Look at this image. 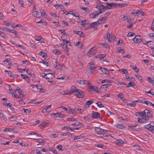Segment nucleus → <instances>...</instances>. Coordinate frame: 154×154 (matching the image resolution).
I'll use <instances>...</instances> for the list:
<instances>
[{
    "label": "nucleus",
    "instance_id": "nucleus-35",
    "mask_svg": "<svg viewBox=\"0 0 154 154\" xmlns=\"http://www.w3.org/2000/svg\"><path fill=\"white\" fill-rule=\"evenodd\" d=\"M9 91H10V93H11L12 95H13V94H14V97H17V96L16 95V94H15V92H14V91H13L12 89H9Z\"/></svg>",
    "mask_w": 154,
    "mask_h": 154
},
{
    "label": "nucleus",
    "instance_id": "nucleus-51",
    "mask_svg": "<svg viewBox=\"0 0 154 154\" xmlns=\"http://www.w3.org/2000/svg\"><path fill=\"white\" fill-rule=\"evenodd\" d=\"M33 153L35 154H41L40 151L37 149L34 150L33 151Z\"/></svg>",
    "mask_w": 154,
    "mask_h": 154
},
{
    "label": "nucleus",
    "instance_id": "nucleus-53",
    "mask_svg": "<svg viewBox=\"0 0 154 154\" xmlns=\"http://www.w3.org/2000/svg\"><path fill=\"white\" fill-rule=\"evenodd\" d=\"M48 109L47 106H44L43 109V110L42 111V112L43 113H45L47 112V110Z\"/></svg>",
    "mask_w": 154,
    "mask_h": 154
},
{
    "label": "nucleus",
    "instance_id": "nucleus-56",
    "mask_svg": "<svg viewBox=\"0 0 154 154\" xmlns=\"http://www.w3.org/2000/svg\"><path fill=\"white\" fill-rule=\"evenodd\" d=\"M117 127L120 128H123L124 127V126L122 124H118L116 125Z\"/></svg>",
    "mask_w": 154,
    "mask_h": 154
},
{
    "label": "nucleus",
    "instance_id": "nucleus-2",
    "mask_svg": "<svg viewBox=\"0 0 154 154\" xmlns=\"http://www.w3.org/2000/svg\"><path fill=\"white\" fill-rule=\"evenodd\" d=\"M96 8L98 9L99 11V12H98L97 11L96 12L98 13V14H100L102 13L103 12L105 11V9L111 8L107 6H104L101 3H98L96 5Z\"/></svg>",
    "mask_w": 154,
    "mask_h": 154
},
{
    "label": "nucleus",
    "instance_id": "nucleus-49",
    "mask_svg": "<svg viewBox=\"0 0 154 154\" xmlns=\"http://www.w3.org/2000/svg\"><path fill=\"white\" fill-rule=\"evenodd\" d=\"M39 13L37 11H35L34 12H33L32 13V14L33 16H35V15H36V17L37 18L38 17H37V16L38 15H39Z\"/></svg>",
    "mask_w": 154,
    "mask_h": 154
},
{
    "label": "nucleus",
    "instance_id": "nucleus-14",
    "mask_svg": "<svg viewBox=\"0 0 154 154\" xmlns=\"http://www.w3.org/2000/svg\"><path fill=\"white\" fill-rule=\"evenodd\" d=\"M73 111L74 112V113L75 112H79V113H81L83 112V111L82 109H79L78 107H75L74 109H73Z\"/></svg>",
    "mask_w": 154,
    "mask_h": 154
},
{
    "label": "nucleus",
    "instance_id": "nucleus-16",
    "mask_svg": "<svg viewBox=\"0 0 154 154\" xmlns=\"http://www.w3.org/2000/svg\"><path fill=\"white\" fill-rule=\"evenodd\" d=\"M21 76L23 77V79H25L26 82H29V77L27 75L23 74H21Z\"/></svg>",
    "mask_w": 154,
    "mask_h": 154
},
{
    "label": "nucleus",
    "instance_id": "nucleus-19",
    "mask_svg": "<svg viewBox=\"0 0 154 154\" xmlns=\"http://www.w3.org/2000/svg\"><path fill=\"white\" fill-rule=\"evenodd\" d=\"M100 45L103 46H104L106 48L109 49L110 48V46L109 45L106 44L105 43H99L98 44Z\"/></svg>",
    "mask_w": 154,
    "mask_h": 154
},
{
    "label": "nucleus",
    "instance_id": "nucleus-10",
    "mask_svg": "<svg viewBox=\"0 0 154 154\" xmlns=\"http://www.w3.org/2000/svg\"><path fill=\"white\" fill-rule=\"evenodd\" d=\"M54 75L52 73H48L46 74L45 79H51L54 78Z\"/></svg>",
    "mask_w": 154,
    "mask_h": 154
},
{
    "label": "nucleus",
    "instance_id": "nucleus-62",
    "mask_svg": "<svg viewBox=\"0 0 154 154\" xmlns=\"http://www.w3.org/2000/svg\"><path fill=\"white\" fill-rule=\"evenodd\" d=\"M83 33V32L81 31H78L77 32V34L80 36H83L82 35H81Z\"/></svg>",
    "mask_w": 154,
    "mask_h": 154
},
{
    "label": "nucleus",
    "instance_id": "nucleus-26",
    "mask_svg": "<svg viewBox=\"0 0 154 154\" xmlns=\"http://www.w3.org/2000/svg\"><path fill=\"white\" fill-rule=\"evenodd\" d=\"M98 26V25L97 24L96 22L92 23L90 24L91 27V28L97 27Z\"/></svg>",
    "mask_w": 154,
    "mask_h": 154
},
{
    "label": "nucleus",
    "instance_id": "nucleus-13",
    "mask_svg": "<svg viewBox=\"0 0 154 154\" xmlns=\"http://www.w3.org/2000/svg\"><path fill=\"white\" fill-rule=\"evenodd\" d=\"M53 115H56L57 117L60 118H63L65 116L62 114L60 113H58V112L56 113H53Z\"/></svg>",
    "mask_w": 154,
    "mask_h": 154
},
{
    "label": "nucleus",
    "instance_id": "nucleus-29",
    "mask_svg": "<svg viewBox=\"0 0 154 154\" xmlns=\"http://www.w3.org/2000/svg\"><path fill=\"white\" fill-rule=\"evenodd\" d=\"M99 15V14H98V13L96 12L95 14H94V13H93V14H91L90 15V17L92 18H94L96 17V16H97Z\"/></svg>",
    "mask_w": 154,
    "mask_h": 154
},
{
    "label": "nucleus",
    "instance_id": "nucleus-60",
    "mask_svg": "<svg viewBox=\"0 0 154 154\" xmlns=\"http://www.w3.org/2000/svg\"><path fill=\"white\" fill-rule=\"evenodd\" d=\"M106 19H107L106 17H102L101 19V20H102V21L103 22V23H104L107 20Z\"/></svg>",
    "mask_w": 154,
    "mask_h": 154
},
{
    "label": "nucleus",
    "instance_id": "nucleus-6",
    "mask_svg": "<svg viewBox=\"0 0 154 154\" xmlns=\"http://www.w3.org/2000/svg\"><path fill=\"white\" fill-rule=\"evenodd\" d=\"M107 36L106 37H104V38L105 39H107L108 41L109 42H111V40L114 39V35H113L110 34L108 33H107Z\"/></svg>",
    "mask_w": 154,
    "mask_h": 154
},
{
    "label": "nucleus",
    "instance_id": "nucleus-7",
    "mask_svg": "<svg viewBox=\"0 0 154 154\" xmlns=\"http://www.w3.org/2000/svg\"><path fill=\"white\" fill-rule=\"evenodd\" d=\"M133 42L135 43H139L142 42L141 37L140 35H137L133 39Z\"/></svg>",
    "mask_w": 154,
    "mask_h": 154
},
{
    "label": "nucleus",
    "instance_id": "nucleus-18",
    "mask_svg": "<svg viewBox=\"0 0 154 154\" xmlns=\"http://www.w3.org/2000/svg\"><path fill=\"white\" fill-rule=\"evenodd\" d=\"M100 69H101V71L103 73L106 74H108L109 73V70L108 69L104 68H100Z\"/></svg>",
    "mask_w": 154,
    "mask_h": 154
},
{
    "label": "nucleus",
    "instance_id": "nucleus-31",
    "mask_svg": "<svg viewBox=\"0 0 154 154\" xmlns=\"http://www.w3.org/2000/svg\"><path fill=\"white\" fill-rule=\"evenodd\" d=\"M139 102L141 103H144L147 106L148 105V101L145 100H144L143 99V100H139Z\"/></svg>",
    "mask_w": 154,
    "mask_h": 154
},
{
    "label": "nucleus",
    "instance_id": "nucleus-27",
    "mask_svg": "<svg viewBox=\"0 0 154 154\" xmlns=\"http://www.w3.org/2000/svg\"><path fill=\"white\" fill-rule=\"evenodd\" d=\"M119 71L123 74L126 73L128 74V73L127 70L126 69H119Z\"/></svg>",
    "mask_w": 154,
    "mask_h": 154
},
{
    "label": "nucleus",
    "instance_id": "nucleus-24",
    "mask_svg": "<svg viewBox=\"0 0 154 154\" xmlns=\"http://www.w3.org/2000/svg\"><path fill=\"white\" fill-rule=\"evenodd\" d=\"M0 117L1 118H2L5 121L7 120L6 118L4 116V114L1 110H0Z\"/></svg>",
    "mask_w": 154,
    "mask_h": 154
},
{
    "label": "nucleus",
    "instance_id": "nucleus-55",
    "mask_svg": "<svg viewBox=\"0 0 154 154\" xmlns=\"http://www.w3.org/2000/svg\"><path fill=\"white\" fill-rule=\"evenodd\" d=\"M149 36L152 39L153 41H154V33H150L149 34Z\"/></svg>",
    "mask_w": 154,
    "mask_h": 154
},
{
    "label": "nucleus",
    "instance_id": "nucleus-3",
    "mask_svg": "<svg viewBox=\"0 0 154 154\" xmlns=\"http://www.w3.org/2000/svg\"><path fill=\"white\" fill-rule=\"evenodd\" d=\"M75 92L76 93L75 96L78 98H82L84 95L83 92L81 90L78 89L75 90Z\"/></svg>",
    "mask_w": 154,
    "mask_h": 154
},
{
    "label": "nucleus",
    "instance_id": "nucleus-64",
    "mask_svg": "<svg viewBox=\"0 0 154 154\" xmlns=\"http://www.w3.org/2000/svg\"><path fill=\"white\" fill-rule=\"evenodd\" d=\"M42 88V86L39 85H38V88H37V89L38 91H39V92L40 91H41Z\"/></svg>",
    "mask_w": 154,
    "mask_h": 154
},
{
    "label": "nucleus",
    "instance_id": "nucleus-30",
    "mask_svg": "<svg viewBox=\"0 0 154 154\" xmlns=\"http://www.w3.org/2000/svg\"><path fill=\"white\" fill-rule=\"evenodd\" d=\"M111 85L108 84H105L104 85H102L100 89H106L110 86H111Z\"/></svg>",
    "mask_w": 154,
    "mask_h": 154
},
{
    "label": "nucleus",
    "instance_id": "nucleus-32",
    "mask_svg": "<svg viewBox=\"0 0 154 154\" xmlns=\"http://www.w3.org/2000/svg\"><path fill=\"white\" fill-rule=\"evenodd\" d=\"M41 15L43 17H45L47 16V15L45 13V10H43L41 11Z\"/></svg>",
    "mask_w": 154,
    "mask_h": 154
},
{
    "label": "nucleus",
    "instance_id": "nucleus-46",
    "mask_svg": "<svg viewBox=\"0 0 154 154\" xmlns=\"http://www.w3.org/2000/svg\"><path fill=\"white\" fill-rule=\"evenodd\" d=\"M49 150L52 151L55 154H57V151L56 149L52 148H51L49 149Z\"/></svg>",
    "mask_w": 154,
    "mask_h": 154
},
{
    "label": "nucleus",
    "instance_id": "nucleus-41",
    "mask_svg": "<svg viewBox=\"0 0 154 154\" xmlns=\"http://www.w3.org/2000/svg\"><path fill=\"white\" fill-rule=\"evenodd\" d=\"M77 82L79 84L82 85H83L85 84V83H86L85 82L84 80H78L77 81Z\"/></svg>",
    "mask_w": 154,
    "mask_h": 154
},
{
    "label": "nucleus",
    "instance_id": "nucleus-39",
    "mask_svg": "<svg viewBox=\"0 0 154 154\" xmlns=\"http://www.w3.org/2000/svg\"><path fill=\"white\" fill-rule=\"evenodd\" d=\"M96 103L97 105L99 107L101 108L103 107L104 106L100 102H98Z\"/></svg>",
    "mask_w": 154,
    "mask_h": 154
},
{
    "label": "nucleus",
    "instance_id": "nucleus-36",
    "mask_svg": "<svg viewBox=\"0 0 154 154\" xmlns=\"http://www.w3.org/2000/svg\"><path fill=\"white\" fill-rule=\"evenodd\" d=\"M62 47L63 49H64L67 52H67L69 51V50L67 46L65 44H63L62 45Z\"/></svg>",
    "mask_w": 154,
    "mask_h": 154
},
{
    "label": "nucleus",
    "instance_id": "nucleus-63",
    "mask_svg": "<svg viewBox=\"0 0 154 154\" xmlns=\"http://www.w3.org/2000/svg\"><path fill=\"white\" fill-rule=\"evenodd\" d=\"M137 78L140 82L143 81L142 77L140 75H139V76H138Z\"/></svg>",
    "mask_w": 154,
    "mask_h": 154
},
{
    "label": "nucleus",
    "instance_id": "nucleus-48",
    "mask_svg": "<svg viewBox=\"0 0 154 154\" xmlns=\"http://www.w3.org/2000/svg\"><path fill=\"white\" fill-rule=\"evenodd\" d=\"M25 97V95L22 93H21L19 94V95L17 97V98H20Z\"/></svg>",
    "mask_w": 154,
    "mask_h": 154
},
{
    "label": "nucleus",
    "instance_id": "nucleus-61",
    "mask_svg": "<svg viewBox=\"0 0 154 154\" xmlns=\"http://www.w3.org/2000/svg\"><path fill=\"white\" fill-rule=\"evenodd\" d=\"M0 29L2 30H4L8 32L9 30V29L5 27L1 28Z\"/></svg>",
    "mask_w": 154,
    "mask_h": 154
},
{
    "label": "nucleus",
    "instance_id": "nucleus-11",
    "mask_svg": "<svg viewBox=\"0 0 154 154\" xmlns=\"http://www.w3.org/2000/svg\"><path fill=\"white\" fill-rule=\"evenodd\" d=\"M107 6L111 8L112 7H118V4L115 3H107Z\"/></svg>",
    "mask_w": 154,
    "mask_h": 154
},
{
    "label": "nucleus",
    "instance_id": "nucleus-9",
    "mask_svg": "<svg viewBox=\"0 0 154 154\" xmlns=\"http://www.w3.org/2000/svg\"><path fill=\"white\" fill-rule=\"evenodd\" d=\"M91 117L92 118L97 119L99 118L100 119V114L97 112H93V114L91 116Z\"/></svg>",
    "mask_w": 154,
    "mask_h": 154
},
{
    "label": "nucleus",
    "instance_id": "nucleus-4",
    "mask_svg": "<svg viewBox=\"0 0 154 154\" xmlns=\"http://www.w3.org/2000/svg\"><path fill=\"white\" fill-rule=\"evenodd\" d=\"M96 48L95 47H93L91 48L87 54L88 56L90 57L92 56L95 54L96 52Z\"/></svg>",
    "mask_w": 154,
    "mask_h": 154
},
{
    "label": "nucleus",
    "instance_id": "nucleus-59",
    "mask_svg": "<svg viewBox=\"0 0 154 154\" xmlns=\"http://www.w3.org/2000/svg\"><path fill=\"white\" fill-rule=\"evenodd\" d=\"M7 74L8 75V76H10L11 77H13L14 78V77L13 76V75H12L11 74V72L10 71H9L7 73Z\"/></svg>",
    "mask_w": 154,
    "mask_h": 154
},
{
    "label": "nucleus",
    "instance_id": "nucleus-15",
    "mask_svg": "<svg viewBox=\"0 0 154 154\" xmlns=\"http://www.w3.org/2000/svg\"><path fill=\"white\" fill-rule=\"evenodd\" d=\"M93 100H88L85 103V108H88L89 107V106L93 103Z\"/></svg>",
    "mask_w": 154,
    "mask_h": 154
},
{
    "label": "nucleus",
    "instance_id": "nucleus-21",
    "mask_svg": "<svg viewBox=\"0 0 154 154\" xmlns=\"http://www.w3.org/2000/svg\"><path fill=\"white\" fill-rule=\"evenodd\" d=\"M140 14L142 16H144L145 14L144 12L141 10L137 12H133L132 13V14Z\"/></svg>",
    "mask_w": 154,
    "mask_h": 154
},
{
    "label": "nucleus",
    "instance_id": "nucleus-38",
    "mask_svg": "<svg viewBox=\"0 0 154 154\" xmlns=\"http://www.w3.org/2000/svg\"><path fill=\"white\" fill-rule=\"evenodd\" d=\"M137 124H133L131 126H128V128L130 130H132V129H133L132 128V127H136V126H137Z\"/></svg>",
    "mask_w": 154,
    "mask_h": 154
},
{
    "label": "nucleus",
    "instance_id": "nucleus-23",
    "mask_svg": "<svg viewBox=\"0 0 154 154\" xmlns=\"http://www.w3.org/2000/svg\"><path fill=\"white\" fill-rule=\"evenodd\" d=\"M135 84L134 82H130L128 83V86H127V88L129 87H134L135 86Z\"/></svg>",
    "mask_w": 154,
    "mask_h": 154
},
{
    "label": "nucleus",
    "instance_id": "nucleus-20",
    "mask_svg": "<svg viewBox=\"0 0 154 154\" xmlns=\"http://www.w3.org/2000/svg\"><path fill=\"white\" fill-rule=\"evenodd\" d=\"M8 32L12 33L14 34L15 35V36L16 37H19V35L17 33V32L16 31L14 30L13 29L12 30H10L9 29Z\"/></svg>",
    "mask_w": 154,
    "mask_h": 154
},
{
    "label": "nucleus",
    "instance_id": "nucleus-8",
    "mask_svg": "<svg viewBox=\"0 0 154 154\" xmlns=\"http://www.w3.org/2000/svg\"><path fill=\"white\" fill-rule=\"evenodd\" d=\"M94 130L96 131V133L99 135H101L103 134V129L100 128L96 127Z\"/></svg>",
    "mask_w": 154,
    "mask_h": 154
},
{
    "label": "nucleus",
    "instance_id": "nucleus-1",
    "mask_svg": "<svg viewBox=\"0 0 154 154\" xmlns=\"http://www.w3.org/2000/svg\"><path fill=\"white\" fill-rule=\"evenodd\" d=\"M151 113L147 109H145L142 112V118L140 119L138 118V122L143 123H146L149 120V117L150 116Z\"/></svg>",
    "mask_w": 154,
    "mask_h": 154
},
{
    "label": "nucleus",
    "instance_id": "nucleus-45",
    "mask_svg": "<svg viewBox=\"0 0 154 154\" xmlns=\"http://www.w3.org/2000/svg\"><path fill=\"white\" fill-rule=\"evenodd\" d=\"M135 35V34L134 33L130 32L128 34L127 36L128 37H131L132 36H133Z\"/></svg>",
    "mask_w": 154,
    "mask_h": 154
},
{
    "label": "nucleus",
    "instance_id": "nucleus-34",
    "mask_svg": "<svg viewBox=\"0 0 154 154\" xmlns=\"http://www.w3.org/2000/svg\"><path fill=\"white\" fill-rule=\"evenodd\" d=\"M130 66L136 72H137L138 71L139 69L136 66H134L131 65Z\"/></svg>",
    "mask_w": 154,
    "mask_h": 154
},
{
    "label": "nucleus",
    "instance_id": "nucleus-47",
    "mask_svg": "<svg viewBox=\"0 0 154 154\" xmlns=\"http://www.w3.org/2000/svg\"><path fill=\"white\" fill-rule=\"evenodd\" d=\"M75 46L79 48H81L82 45H81V42H78L75 45Z\"/></svg>",
    "mask_w": 154,
    "mask_h": 154
},
{
    "label": "nucleus",
    "instance_id": "nucleus-25",
    "mask_svg": "<svg viewBox=\"0 0 154 154\" xmlns=\"http://www.w3.org/2000/svg\"><path fill=\"white\" fill-rule=\"evenodd\" d=\"M116 143L118 144L120 146L122 145L124 143L123 141L121 139L117 140L116 141Z\"/></svg>",
    "mask_w": 154,
    "mask_h": 154
},
{
    "label": "nucleus",
    "instance_id": "nucleus-37",
    "mask_svg": "<svg viewBox=\"0 0 154 154\" xmlns=\"http://www.w3.org/2000/svg\"><path fill=\"white\" fill-rule=\"evenodd\" d=\"M67 112L68 113H69V114H74V112H73V109H71L69 108L68 109Z\"/></svg>",
    "mask_w": 154,
    "mask_h": 154
},
{
    "label": "nucleus",
    "instance_id": "nucleus-28",
    "mask_svg": "<svg viewBox=\"0 0 154 154\" xmlns=\"http://www.w3.org/2000/svg\"><path fill=\"white\" fill-rule=\"evenodd\" d=\"M39 54L42 56V57L43 58H44L45 59V57H47V54L45 52H44L43 51H41L39 53Z\"/></svg>",
    "mask_w": 154,
    "mask_h": 154
},
{
    "label": "nucleus",
    "instance_id": "nucleus-33",
    "mask_svg": "<svg viewBox=\"0 0 154 154\" xmlns=\"http://www.w3.org/2000/svg\"><path fill=\"white\" fill-rule=\"evenodd\" d=\"M34 140H37L38 142L39 143L38 144H37V145H41V143H43V140L41 139H33Z\"/></svg>",
    "mask_w": 154,
    "mask_h": 154
},
{
    "label": "nucleus",
    "instance_id": "nucleus-40",
    "mask_svg": "<svg viewBox=\"0 0 154 154\" xmlns=\"http://www.w3.org/2000/svg\"><path fill=\"white\" fill-rule=\"evenodd\" d=\"M135 116H137L142 117V112H137L135 113Z\"/></svg>",
    "mask_w": 154,
    "mask_h": 154
},
{
    "label": "nucleus",
    "instance_id": "nucleus-22",
    "mask_svg": "<svg viewBox=\"0 0 154 154\" xmlns=\"http://www.w3.org/2000/svg\"><path fill=\"white\" fill-rule=\"evenodd\" d=\"M105 56L106 55L105 54H101L96 56V57L97 59H101L105 57Z\"/></svg>",
    "mask_w": 154,
    "mask_h": 154
},
{
    "label": "nucleus",
    "instance_id": "nucleus-42",
    "mask_svg": "<svg viewBox=\"0 0 154 154\" xmlns=\"http://www.w3.org/2000/svg\"><path fill=\"white\" fill-rule=\"evenodd\" d=\"M99 81H100L102 83H105V82H110V81H109L108 80H107V79L102 80L101 79H99Z\"/></svg>",
    "mask_w": 154,
    "mask_h": 154
},
{
    "label": "nucleus",
    "instance_id": "nucleus-17",
    "mask_svg": "<svg viewBox=\"0 0 154 154\" xmlns=\"http://www.w3.org/2000/svg\"><path fill=\"white\" fill-rule=\"evenodd\" d=\"M88 68L90 69V70H92L93 69L96 68L93 62H91L88 66Z\"/></svg>",
    "mask_w": 154,
    "mask_h": 154
},
{
    "label": "nucleus",
    "instance_id": "nucleus-50",
    "mask_svg": "<svg viewBox=\"0 0 154 154\" xmlns=\"http://www.w3.org/2000/svg\"><path fill=\"white\" fill-rule=\"evenodd\" d=\"M35 38L36 40L38 41H40L42 38L41 36H36L35 37Z\"/></svg>",
    "mask_w": 154,
    "mask_h": 154
},
{
    "label": "nucleus",
    "instance_id": "nucleus-57",
    "mask_svg": "<svg viewBox=\"0 0 154 154\" xmlns=\"http://www.w3.org/2000/svg\"><path fill=\"white\" fill-rule=\"evenodd\" d=\"M86 20H82L81 21V25L82 26H84L86 24Z\"/></svg>",
    "mask_w": 154,
    "mask_h": 154
},
{
    "label": "nucleus",
    "instance_id": "nucleus-12",
    "mask_svg": "<svg viewBox=\"0 0 154 154\" xmlns=\"http://www.w3.org/2000/svg\"><path fill=\"white\" fill-rule=\"evenodd\" d=\"M89 89L92 90L93 91L96 92L97 93L99 92L98 88L95 86H91L89 87Z\"/></svg>",
    "mask_w": 154,
    "mask_h": 154
},
{
    "label": "nucleus",
    "instance_id": "nucleus-54",
    "mask_svg": "<svg viewBox=\"0 0 154 154\" xmlns=\"http://www.w3.org/2000/svg\"><path fill=\"white\" fill-rule=\"evenodd\" d=\"M24 112L26 113H28L31 112V110L30 109H25L23 108Z\"/></svg>",
    "mask_w": 154,
    "mask_h": 154
},
{
    "label": "nucleus",
    "instance_id": "nucleus-5",
    "mask_svg": "<svg viewBox=\"0 0 154 154\" xmlns=\"http://www.w3.org/2000/svg\"><path fill=\"white\" fill-rule=\"evenodd\" d=\"M144 127L145 128L148 129L154 134V126H152L151 124L149 123L146 125H144Z\"/></svg>",
    "mask_w": 154,
    "mask_h": 154
},
{
    "label": "nucleus",
    "instance_id": "nucleus-44",
    "mask_svg": "<svg viewBox=\"0 0 154 154\" xmlns=\"http://www.w3.org/2000/svg\"><path fill=\"white\" fill-rule=\"evenodd\" d=\"M63 66H64L63 65L60 64L59 65L57 66L56 67V68L57 69H60V70H61L63 68Z\"/></svg>",
    "mask_w": 154,
    "mask_h": 154
},
{
    "label": "nucleus",
    "instance_id": "nucleus-52",
    "mask_svg": "<svg viewBox=\"0 0 154 154\" xmlns=\"http://www.w3.org/2000/svg\"><path fill=\"white\" fill-rule=\"evenodd\" d=\"M136 105V104L134 102H132L131 103H129L128 104V105L129 106L134 107Z\"/></svg>",
    "mask_w": 154,
    "mask_h": 154
},
{
    "label": "nucleus",
    "instance_id": "nucleus-58",
    "mask_svg": "<svg viewBox=\"0 0 154 154\" xmlns=\"http://www.w3.org/2000/svg\"><path fill=\"white\" fill-rule=\"evenodd\" d=\"M40 63H43V64H44L47 65V66H48V63L47 62V61H44V60H42Z\"/></svg>",
    "mask_w": 154,
    "mask_h": 154
},
{
    "label": "nucleus",
    "instance_id": "nucleus-43",
    "mask_svg": "<svg viewBox=\"0 0 154 154\" xmlns=\"http://www.w3.org/2000/svg\"><path fill=\"white\" fill-rule=\"evenodd\" d=\"M124 19L125 20H126L127 22L128 23L131 20L130 18L128 17H125Z\"/></svg>",
    "mask_w": 154,
    "mask_h": 154
}]
</instances>
